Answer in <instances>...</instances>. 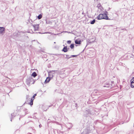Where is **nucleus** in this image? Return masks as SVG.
<instances>
[{
	"instance_id": "1a4fd4ad",
	"label": "nucleus",
	"mask_w": 134,
	"mask_h": 134,
	"mask_svg": "<svg viewBox=\"0 0 134 134\" xmlns=\"http://www.w3.org/2000/svg\"><path fill=\"white\" fill-rule=\"evenodd\" d=\"M131 87L132 88L134 87V77L131 80Z\"/></svg>"
},
{
	"instance_id": "2eb2a0df",
	"label": "nucleus",
	"mask_w": 134,
	"mask_h": 134,
	"mask_svg": "<svg viewBox=\"0 0 134 134\" xmlns=\"http://www.w3.org/2000/svg\"><path fill=\"white\" fill-rule=\"evenodd\" d=\"M81 42V41L80 40H76L75 41V43L76 44H80Z\"/></svg>"
},
{
	"instance_id": "412c9836",
	"label": "nucleus",
	"mask_w": 134,
	"mask_h": 134,
	"mask_svg": "<svg viewBox=\"0 0 134 134\" xmlns=\"http://www.w3.org/2000/svg\"><path fill=\"white\" fill-rule=\"evenodd\" d=\"M95 39H94V40H89L88 41V42L90 43H92L93 42H94L95 41Z\"/></svg>"
},
{
	"instance_id": "e433bc0d",
	"label": "nucleus",
	"mask_w": 134,
	"mask_h": 134,
	"mask_svg": "<svg viewBox=\"0 0 134 134\" xmlns=\"http://www.w3.org/2000/svg\"><path fill=\"white\" fill-rule=\"evenodd\" d=\"M54 43H56V42H54Z\"/></svg>"
},
{
	"instance_id": "ddd939ff",
	"label": "nucleus",
	"mask_w": 134,
	"mask_h": 134,
	"mask_svg": "<svg viewBox=\"0 0 134 134\" xmlns=\"http://www.w3.org/2000/svg\"><path fill=\"white\" fill-rule=\"evenodd\" d=\"M62 51L64 52H66L68 51L67 47V46L64 47L63 48Z\"/></svg>"
},
{
	"instance_id": "0eeeda50",
	"label": "nucleus",
	"mask_w": 134,
	"mask_h": 134,
	"mask_svg": "<svg viewBox=\"0 0 134 134\" xmlns=\"http://www.w3.org/2000/svg\"><path fill=\"white\" fill-rule=\"evenodd\" d=\"M32 26L34 28L35 31L38 30L39 28V25H33Z\"/></svg>"
},
{
	"instance_id": "4c0bfd02",
	"label": "nucleus",
	"mask_w": 134,
	"mask_h": 134,
	"mask_svg": "<svg viewBox=\"0 0 134 134\" xmlns=\"http://www.w3.org/2000/svg\"><path fill=\"white\" fill-rule=\"evenodd\" d=\"M75 104H76V105H77V103H75Z\"/></svg>"
},
{
	"instance_id": "6ab92c4d",
	"label": "nucleus",
	"mask_w": 134,
	"mask_h": 134,
	"mask_svg": "<svg viewBox=\"0 0 134 134\" xmlns=\"http://www.w3.org/2000/svg\"><path fill=\"white\" fill-rule=\"evenodd\" d=\"M77 55H71L70 57H68L67 58L68 59H69L71 57H76L77 56Z\"/></svg>"
},
{
	"instance_id": "423d86ee",
	"label": "nucleus",
	"mask_w": 134,
	"mask_h": 134,
	"mask_svg": "<svg viewBox=\"0 0 134 134\" xmlns=\"http://www.w3.org/2000/svg\"><path fill=\"white\" fill-rule=\"evenodd\" d=\"M72 124L70 123H67L66 125V126L69 130L72 127Z\"/></svg>"
},
{
	"instance_id": "cd10ccee",
	"label": "nucleus",
	"mask_w": 134,
	"mask_h": 134,
	"mask_svg": "<svg viewBox=\"0 0 134 134\" xmlns=\"http://www.w3.org/2000/svg\"><path fill=\"white\" fill-rule=\"evenodd\" d=\"M36 94H35L32 97H33V98H34L36 96Z\"/></svg>"
},
{
	"instance_id": "58836bf2",
	"label": "nucleus",
	"mask_w": 134,
	"mask_h": 134,
	"mask_svg": "<svg viewBox=\"0 0 134 134\" xmlns=\"http://www.w3.org/2000/svg\"><path fill=\"white\" fill-rule=\"evenodd\" d=\"M11 121H12V119L11 120Z\"/></svg>"
},
{
	"instance_id": "9d476101",
	"label": "nucleus",
	"mask_w": 134,
	"mask_h": 134,
	"mask_svg": "<svg viewBox=\"0 0 134 134\" xmlns=\"http://www.w3.org/2000/svg\"><path fill=\"white\" fill-rule=\"evenodd\" d=\"M83 132L85 134H88L90 133V131L89 128L87 127V129L85 130V132Z\"/></svg>"
},
{
	"instance_id": "4468645a",
	"label": "nucleus",
	"mask_w": 134,
	"mask_h": 134,
	"mask_svg": "<svg viewBox=\"0 0 134 134\" xmlns=\"http://www.w3.org/2000/svg\"><path fill=\"white\" fill-rule=\"evenodd\" d=\"M46 23L47 24H52V22L51 21L46 20Z\"/></svg>"
},
{
	"instance_id": "f704fd0d",
	"label": "nucleus",
	"mask_w": 134,
	"mask_h": 134,
	"mask_svg": "<svg viewBox=\"0 0 134 134\" xmlns=\"http://www.w3.org/2000/svg\"><path fill=\"white\" fill-rule=\"evenodd\" d=\"M133 47H134L133 48V50L134 51V46H133Z\"/></svg>"
},
{
	"instance_id": "bb28decb",
	"label": "nucleus",
	"mask_w": 134,
	"mask_h": 134,
	"mask_svg": "<svg viewBox=\"0 0 134 134\" xmlns=\"http://www.w3.org/2000/svg\"><path fill=\"white\" fill-rule=\"evenodd\" d=\"M66 58L67 59H68L67 58L68 57H69V55H66Z\"/></svg>"
},
{
	"instance_id": "f3484780",
	"label": "nucleus",
	"mask_w": 134,
	"mask_h": 134,
	"mask_svg": "<svg viewBox=\"0 0 134 134\" xmlns=\"http://www.w3.org/2000/svg\"><path fill=\"white\" fill-rule=\"evenodd\" d=\"M24 111L25 112V115L29 113L28 110L26 109H24Z\"/></svg>"
},
{
	"instance_id": "4be33fe9",
	"label": "nucleus",
	"mask_w": 134,
	"mask_h": 134,
	"mask_svg": "<svg viewBox=\"0 0 134 134\" xmlns=\"http://www.w3.org/2000/svg\"><path fill=\"white\" fill-rule=\"evenodd\" d=\"M42 15L41 14H40L37 16V18L39 19H40L42 18Z\"/></svg>"
},
{
	"instance_id": "473e14b6",
	"label": "nucleus",
	"mask_w": 134,
	"mask_h": 134,
	"mask_svg": "<svg viewBox=\"0 0 134 134\" xmlns=\"http://www.w3.org/2000/svg\"><path fill=\"white\" fill-rule=\"evenodd\" d=\"M133 57V56L132 55V56L130 57L131 58H132V57Z\"/></svg>"
},
{
	"instance_id": "39448f33",
	"label": "nucleus",
	"mask_w": 134,
	"mask_h": 134,
	"mask_svg": "<svg viewBox=\"0 0 134 134\" xmlns=\"http://www.w3.org/2000/svg\"><path fill=\"white\" fill-rule=\"evenodd\" d=\"M108 13L107 12V11H105L103 14H104V16L103 19H105L106 20H110V19H109L107 15V13Z\"/></svg>"
},
{
	"instance_id": "f257e3e1",
	"label": "nucleus",
	"mask_w": 134,
	"mask_h": 134,
	"mask_svg": "<svg viewBox=\"0 0 134 134\" xmlns=\"http://www.w3.org/2000/svg\"><path fill=\"white\" fill-rule=\"evenodd\" d=\"M32 81H33L32 84L34 83L35 81L34 80L30 78L26 80V82L27 85H29L30 83H31V82Z\"/></svg>"
},
{
	"instance_id": "f8f14e48",
	"label": "nucleus",
	"mask_w": 134,
	"mask_h": 134,
	"mask_svg": "<svg viewBox=\"0 0 134 134\" xmlns=\"http://www.w3.org/2000/svg\"><path fill=\"white\" fill-rule=\"evenodd\" d=\"M51 80V79L49 77H47V79L45 80L44 83H48Z\"/></svg>"
},
{
	"instance_id": "f03ea898",
	"label": "nucleus",
	"mask_w": 134,
	"mask_h": 134,
	"mask_svg": "<svg viewBox=\"0 0 134 134\" xmlns=\"http://www.w3.org/2000/svg\"><path fill=\"white\" fill-rule=\"evenodd\" d=\"M56 71L55 70H52L50 71L48 73L49 76L51 78H52L53 77L55 72Z\"/></svg>"
},
{
	"instance_id": "393cba45",
	"label": "nucleus",
	"mask_w": 134,
	"mask_h": 134,
	"mask_svg": "<svg viewBox=\"0 0 134 134\" xmlns=\"http://www.w3.org/2000/svg\"><path fill=\"white\" fill-rule=\"evenodd\" d=\"M98 93V90H95L93 92V93L94 94L95 93Z\"/></svg>"
},
{
	"instance_id": "a211bd4d",
	"label": "nucleus",
	"mask_w": 134,
	"mask_h": 134,
	"mask_svg": "<svg viewBox=\"0 0 134 134\" xmlns=\"http://www.w3.org/2000/svg\"><path fill=\"white\" fill-rule=\"evenodd\" d=\"M32 75L34 77H35L37 75L35 72H34L32 73Z\"/></svg>"
},
{
	"instance_id": "c756f323",
	"label": "nucleus",
	"mask_w": 134,
	"mask_h": 134,
	"mask_svg": "<svg viewBox=\"0 0 134 134\" xmlns=\"http://www.w3.org/2000/svg\"><path fill=\"white\" fill-rule=\"evenodd\" d=\"M30 33H34L33 32V31H32L31 32H30V31H29Z\"/></svg>"
},
{
	"instance_id": "c9c22d12",
	"label": "nucleus",
	"mask_w": 134,
	"mask_h": 134,
	"mask_svg": "<svg viewBox=\"0 0 134 134\" xmlns=\"http://www.w3.org/2000/svg\"><path fill=\"white\" fill-rule=\"evenodd\" d=\"M41 126V125H39V127H41V126Z\"/></svg>"
},
{
	"instance_id": "9b49d317",
	"label": "nucleus",
	"mask_w": 134,
	"mask_h": 134,
	"mask_svg": "<svg viewBox=\"0 0 134 134\" xmlns=\"http://www.w3.org/2000/svg\"><path fill=\"white\" fill-rule=\"evenodd\" d=\"M34 99V98H33V97H32L30 101L29 104L31 106L33 104V102Z\"/></svg>"
},
{
	"instance_id": "5701e85b",
	"label": "nucleus",
	"mask_w": 134,
	"mask_h": 134,
	"mask_svg": "<svg viewBox=\"0 0 134 134\" xmlns=\"http://www.w3.org/2000/svg\"><path fill=\"white\" fill-rule=\"evenodd\" d=\"M15 114V112L11 114V116L12 118H14L15 116L16 115Z\"/></svg>"
},
{
	"instance_id": "c85d7f7f",
	"label": "nucleus",
	"mask_w": 134,
	"mask_h": 134,
	"mask_svg": "<svg viewBox=\"0 0 134 134\" xmlns=\"http://www.w3.org/2000/svg\"><path fill=\"white\" fill-rule=\"evenodd\" d=\"M46 33H50V32H45V33H42V34H46Z\"/></svg>"
},
{
	"instance_id": "dca6fc26",
	"label": "nucleus",
	"mask_w": 134,
	"mask_h": 134,
	"mask_svg": "<svg viewBox=\"0 0 134 134\" xmlns=\"http://www.w3.org/2000/svg\"><path fill=\"white\" fill-rule=\"evenodd\" d=\"M85 113L86 114V115H88L89 114H90L91 112L90 110H86L85 112Z\"/></svg>"
},
{
	"instance_id": "7c9ffc66",
	"label": "nucleus",
	"mask_w": 134,
	"mask_h": 134,
	"mask_svg": "<svg viewBox=\"0 0 134 134\" xmlns=\"http://www.w3.org/2000/svg\"><path fill=\"white\" fill-rule=\"evenodd\" d=\"M100 5V4H98V5H97V7H99Z\"/></svg>"
},
{
	"instance_id": "6e6552de",
	"label": "nucleus",
	"mask_w": 134,
	"mask_h": 134,
	"mask_svg": "<svg viewBox=\"0 0 134 134\" xmlns=\"http://www.w3.org/2000/svg\"><path fill=\"white\" fill-rule=\"evenodd\" d=\"M104 87H111V85L110 82H107V83L103 86Z\"/></svg>"
},
{
	"instance_id": "72a5a7b5",
	"label": "nucleus",
	"mask_w": 134,
	"mask_h": 134,
	"mask_svg": "<svg viewBox=\"0 0 134 134\" xmlns=\"http://www.w3.org/2000/svg\"><path fill=\"white\" fill-rule=\"evenodd\" d=\"M68 71L69 72V73H70V70H68Z\"/></svg>"
},
{
	"instance_id": "b1692460",
	"label": "nucleus",
	"mask_w": 134,
	"mask_h": 134,
	"mask_svg": "<svg viewBox=\"0 0 134 134\" xmlns=\"http://www.w3.org/2000/svg\"><path fill=\"white\" fill-rule=\"evenodd\" d=\"M74 47V44H72L70 46V47L71 49H73Z\"/></svg>"
},
{
	"instance_id": "2f4dec72",
	"label": "nucleus",
	"mask_w": 134,
	"mask_h": 134,
	"mask_svg": "<svg viewBox=\"0 0 134 134\" xmlns=\"http://www.w3.org/2000/svg\"><path fill=\"white\" fill-rule=\"evenodd\" d=\"M16 33H14L13 34L14 35H16Z\"/></svg>"
},
{
	"instance_id": "7ed1b4c3",
	"label": "nucleus",
	"mask_w": 134,
	"mask_h": 134,
	"mask_svg": "<svg viewBox=\"0 0 134 134\" xmlns=\"http://www.w3.org/2000/svg\"><path fill=\"white\" fill-rule=\"evenodd\" d=\"M5 28L3 27H0V34L3 35L5 32Z\"/></svg>"
},
{
	"instance_id": "a878e982",
	"label": "nucleus",
	"mask_w": 134,
	"mask_h": 134,
	"mask_svg": "<svg viewBox=\"0 0 134 134\" xmlns=\"http://www.w3.org/2000/svg\"><path fill=\"white\" fill-rule=\"evenodd\" d=\"M67 43H68V44H70L71 43V41H67Z\"/></svg>"
},
{
	"instance_id": "20e7f679",
	"label": "nucleus",
	"mask_w": 134,
	"mask_h": 134,
	"mask_svg": "<svg viewBox=\"0 0 134 134\" xmlns=\"http://www.w3.org/2000/svg\"><path fill=\"white\" fill-rule=\"evenodd\" d=\"M104 16V14H99L96 18L97 20H100L103 19Z\"/></svg>"
},
{
	"instance_id": "aec40b11",
	"label": "nucleus",
	"mask_w": 134,
	"mask_h": 134,
	"mask_svg": "<svg viewBox=\"0 0 134 134\" xmlns=\"http://www.w3.org/2000/svg\"><path fill=\"white\" fill-rule=\"evenodd\" d=\"M95 22V20L94 19L92 21L90 22V23L91 24H94Z\"/></svg>"
}]
</instances>
